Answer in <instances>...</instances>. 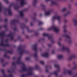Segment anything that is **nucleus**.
<instances>
[{
  "mask_svg": "<svg viewBox=\"0 0 77 77\" xmlns=\"http://www.w3.org/2000/svg\"><path fill=\"white\" fill-rule=\"evenodd\" d=\"M21 57H19L17 60V61L16 62L12 63V65H17V64H22V69L23 71H28V75H31L33 74V73H32V69L33 68L32 67H30L28 69H27L26 67V65L23 62H21L20 61L21 60Z\"/></svg>",
  "mask_w": 77,
  "mask_h": 77,
  "instance_id": "nucleus-1",
  "label": "nucleus"
},
{
  "mask_svg": "<svg viewBox=\"0 0 77 77\" xmlns=\"http://www.w3.org/2000/svg\"><path fill=\"white\" fill-rule=\"evenodd\" d=\"M12 4H11L10 6L9 7V8L8 9H7L6 8L3 7L2 5V3L0 2V12H1L3 10L4 12V13H6L7 12L9 15H12V11L10 9V8L12 6Z\"/></svg>",
  "mask_w": 77,
  "mask_h": 77,
  "instance_id": "nucleus-2",
  "label": "nucleus"
},
{
  "mask_svg": "<svg viewBox=\"0 0 77 77\" xmlns=\"http://www.w3.org/2000/svg\"><path fill=\"white\" fill-rule=\"evenodd\" d=\"M5 31H2L1 33H0V36L2 37V38L1 39V43L0 44V46H2V47H8L9 46V45L7 43L8 40H6L5 41L6 42V44H3L4 41L3 39L4 37H5Z\"/></svg>",
  "mask_w": 77,
  "mask_h": 77,
  "instance_id": "nucleus-3",
  "label": "nucleus"
},
{
  "mask_svg": "<svg viewBox=\"0 0 77 77\" xmlns=\"http://www.w3.org/2000/svg\"><path fill=\"white\" fill-rule=\"evenodd\" d=\"M17 51L19 52L20 55H22L24 53H28L29 51H25L23 48H22L21 47H19L17 50Z\"/></svg>",
  "mask_w": 77,
  "mask_h": 77,
  "instance_id": "nucleus-4",
  "label": "nucleus"
},
{
  "mask_svg": "<svg viewBox=\"0 0 77 77\" xmlns=\"http://www.w3.org/2000/svg\"><path fill=\"white\" fill-rule=\"evenodd\" d=\"M48 30H54V32H56V33L59 32V29L58 27H57L55 25H53L52 27L50 28H48L47 29Z\"/></svg>",
  "mask_w": 77,
  "mask_h": 77,
  "instance_id": "nucleus-5",
  "label": "nucleus"
},
{
  "mask_svg": "<svg viewBox=\"0 0 77 77\" xmlns=\"http://www.w3.org/2000/svg\"><path fill=\"white\" fill-rule=\"evenodd\" d=\"M33 49L35 50V53L33 55V56L35 57H37V53L36 52L38 51V45L37 44H35V45H33Z\"/></svg>",
  "mask_w": 77,
  "mask_h": 77,
  "instance_id": "nucleus-6",
  "label": "nucleus"
},
{
  "mask_svg": "<svg viewBox=\"0 0 77 77\" xmlns=\"http://www.w3.org/2000/svg\"><path fill=\"white\" fill-rule=\"evenodd\" d=\"M54 66L56 68H57L58 69V70L57 71L54 72L52 74H54L55 75H56V76H57V75L58 72H60V67L59 65L58 64H55L54 65Z\"/></svg>",
  "mask_w": 77,
  "mask_h": 77,
  "instance_id": "nucleus-7",
  "label": "nucleus"
},
{
  "mask_svg": "<svg viewBox=\"0 0 77 77\" xmlns=\"http://www.w3.org/2000/svg\"><path fill=\"white\" fill-rule=\"evenodd\" d=\"M62 36L63 37H65V38H67L69 39L68 41V42L69 44H71L72 43V40L71 39V37L66 34H63L62 35Z\"/></svg>",
  "mask_w": 77,
  "mask_h": 77,
  "instance_id": "nucleus-8",
  "label": "nucleus"
},
{
  "mask_svg": "<svg viewBox=\"0 0 77 77\" xmlns=\"http://www.w3.org/2000/svg\"><path fill=\"white\" fill-rule=\"evenodd\" d=\"M57 20L59 22L61 20V17L58 15H57L54 16L52 18V20L54 21V20Z\"/></svg>",
  "mask_w": 77,
  "mask_h": 77,
  "instance_id": "nucleus-9",
  "label": "nucleus"
},
{
  "mask_svg": "<svg viewBox=\"0 0 77 77\" xmlns=\"http://www.w3.org/2000/svg\"><path fill=\"white\" fill-rule=\"evenodd\" d=\"M61 50L63 51H67V53H69V52H70V50H69V48L65 46H63Z\"/></svg>",
  "mask_w": 77,
  "mask_h": 77,
  "instance_id": "nucleus-10",
  "label": "nucleus"
},
{
  "mask_svg": "<svg viewBox=\"0 0 77 77\" xmlns=\"http://www.w3.org/2000/svg\"><path fill=\"white\" fill-rule=\"evenodd\" d=\"M53 11L52 10H49L45 12V16H48V15H50V14L51 13V12H52Z\"/></svg>",
  "mask_w": 77,
  "mask_h": 77,
  "instance_id": "nucleus-11",
  "label": "nucleus"
},
{
  "mask_svg": "<svg viewBox=\"0 0 77 77\" xmlns=\"http://www.w3.org/2000/svg\"><path fill=\"white\" fill-rule=\"evenodd\" d=\"M66 73H68V74H69L70 75H72V73H71V70H68L67 71L65 70L63 72V74H66Z\"/></svg>",
  "mask_w": 77,
  "mask_h": 77,
  "instance_id": "nucleus-12",
  "label": "nucleus"
},
{
  "mask_svg": "<svg viewBox=\"0 0 77 77\" xmlns=\"http://www.w3.org/2000/svg\"><path fill=\"white\" fill-rule=\"evenodd\" d=\"M7 37H10V39L12 40L14 39V36H13V34L11 33L10 35H8L6 36Z\"/></svg>",
  "mask_w": 77,
  "mask_h": 77,
  "instance_id": "nucleus-13",
  "label": "nucleus"
},
{
  "mask_svg": "<svg viewBox=\"0 0 77 77\" xmlns=\"http://www.w3.org/2000/svg\"><path fill=\"white\" fill-rule=\"evenodd\" d=\"M26 4V2H25V0H20V5L21 6H23V5Z\"/></svg>",
  "mask_w": 77,
  "mask_h": 77,
  "instance_id": "nucleus-14",
  "label": "nucleus"
},
{
  "mask_svg": "<svg viewBox=\"0 0 77 77\" xmlns=\"http://www.w3.org/2000/svg\"><path fill=\"white\" fill-rule=\"evenodd\" d=\"M41 56L42 57H48V54L47 53L45 54H41Z\"/></svg>",
  "mask_w": 77,
  "mask_h": 77,
  "instance_id": "nucleus-15",
  "label": "nucleus"
},
{
  "mask_svg": "<svg viewBox=\"0 0 77 77\" xmlns=\"http://www.w3.org/2000/svg\"><path fill=\"white\" fill-rule=\"evenodd\" d=\"M3 61H4V60H3V59H1V63H2V66H5V65H6L7 64V63H6L5 64L3 63Z\"/></svg>",
  "mask_w": 77,
  "mask_h": 77,
  "instance_id": "nucleus-16",
  "label": "nucleus"
},
{
  "mask_svg": "<svg viewBox=\"0 0 77 77\" xmlns=\"http://www.w3.org/2000/svg\"><path fill=\"white\" fill-rule=\"evenodd\" d=\"M73 22L74 23L75 25L77 24V19H73Z\"/></svg>",
  "mask_w": 77,
  "mask_h": 77,
  "instance_id": "nucleus-17",
  "label": "nucleus"
},
{
  "mask_svg": "<svg viewBox=\"0 0 77 77\" xmlns=\"http://www.w3.org/2000/svg\"><path fill=\"white\" fill-rule=\"evenodd\" d=\"M37 0H34L33 1L32 5L34 6H35L36 5L37 3Z\"/></svg>",
  "mask_w": 77,
  "mask_h": 77,
  "instance_id": "nucleus-18",
  "label": "nucleus"
},
{
  "mask_svg": "<svg viewBox=\"0 0 77 77\" xmlns=\"http://www.w3.org/2000/svg\"><path fill=\"white\" fill-rule=\"evenodd\" d=\"M65 28H66V25H64L63 27V32L64 33H66V32H67V31L66 30V29H65Z\"/></svg>",
  "mask_w": 77,
  "mask_h": 77,
  "instance_id": "nucleus-19",
  "label": "nucleus"
},
{
  "mask_svg": "<svg viewBox=\"0 0 77 77\" xmlns=\"http://www.w3.org/2000/svg\"><path fill=\"white\" fill-rule=\"evenodd\" d=\"M59 41L57 42V44L59 45H61V43L60 42V41H62V38H60L59 39Z\"/></svg>",
  "mask_w": 77,
  "mask_h": 77,
  "instance_id": "nucleus-20",
  "label": "nucleus"
},
{
  "mask_svg": "<svg viewBox=\"0 0 77 77\" xmlns=\"http://www.w3.org/2000/svg\"><path fill=\"white\" fill-rule=\"evenodd\" d=\"M18 22V20H13L11 21V24L14 23H17Z\"/></svg>",
  "mask_w": 77,
  "mask_h": 77,
  "instance_id": "nucleus-21",
  "label": "nucleus"
},
{
  "mask_svg": "<svg viewBox=\"0 0 77 77\" xmlns=\"http://www.w3.org/2000/svg\"><path fill=\"white\" fill-rule=\"evenodd\" d=\"M57 57L58 59H60L63 58V56L61 55H59L57 56Z\"/></svg>",
  "mask_w": 77,
  "mask_h": 77,
  "instance_id": "nucleus-22",
  "label": "nucleus"
},
{
  "mask_svg": "<svg viewBox=\"0 0 77 77\" xmlns=\"http://www.w3.org/2000/svg\"><path fill=\"white\" fill-rule=\"evenodd\" d=\"M20 15L21 17H23L24 16L23 11H21L20 12Z\"/></svg>",
  "mask_w": 77,
  "mask_h": 77,
  "instance_id": "nucleus-23",
  "label": "nucleus"
},
{
  "mask_svg": "<svg viewBox=\"0 0 77 77\" xmlns=\"http://www.w3.org/2000/svg\"><path fill=\"white\" fill-rule=\"evenodd\" d=\"M1 72L3 75V77H7V76L5 75V73L4 72V70H2Z\"/></svg>",
  "mask_w": 77,
  "mask_h": 77,
  "instance_id": "nucleus-24",
  "label": "nucleus"
},
{
  "mask_svg": "<svg viewBox=\"0 0 77 77\" xmlns=\"http://www.w3.org/2000/svg\"><path fill=\"white\" fill-rule=\"evenodd\" d=\"M72 58L73 59H75L76 58V55L75 54H73L71 55Z\"/></svg>",
  "mask_w": 77,
  "mask_h": 77,
  "instance_id": "nucleus-25",
  "label": "nucleus"
},
{
  "mask_svg": "<svg viewBox=\"0 0 77 77\" xmlns=\"http://www.w3.org/2000/svg\"><path fill=\"white\" fill-rule=\"evenodd\" d=\"M43 24V22L42 21L39 22L38 23V26H40V25H42Z\"/></svg>",
  "mask_w": 77,
  "mask_h": 77,
  "instance_id": "nucleus-26",
  "label": "nucleus"
},
{
  "mask_svg": "<svg viewBox=\"0 0 77 77\" xmlns=\"http://www.w3.org/2000/svg\"><path fill=\"white\" fill-rule=\"evenodd\" d=\"M41 7L42 8H45V5L44 4H41Z\"/></svg>",
  "mask_w": 77,
  "mask_h": 77,
  "instance_id": "nucleus-27",
  "label": "nucleus"
},
{
  "mask_svg": "<svg viewBox=\"0 0 77 77\" xmlns=\"http://www.w3.org/2000/svg\"><path fill=\"white\" fill-rule=\"evenodd\" d=\"M30 59V58L29 57H26L25 58V60H26V61H28V60H29Z\"/></svg>",
  "mask_w": 77,
  "mask_h": 77,
  "instance_id": "nucleus-28",
  "label": "nucleus"
},
{
  "mask_svg": "<svg viewBox=\"0 0 77 77\" xmlns=\"http://www.w3.org/2000/svg\"><path fill=\"white\" fill-rule=\"evenodd\" d=\"M43 35L44 36H48V34L47 33H44L43 34Z\"/></svg>",
  "mask_w": 77,
  "mask_h": 77,
  "instance_id": "nucleus-29",
  "label": "nucleus"
},
{
  "mask_svg": "<svg viewBox=\"0 0 77 77\" xmlns=\"http://www.w3.org/2000/svg\"><path fill=\"white\" fill-rule=\"evenodd\" d=\"M72 59V57L71 56H70V57L69 58L68 60L69 61H70V60H71Z\"/></svg>",
  "mask_w": 77,
  "mask_h": 77,
  "instance_id": "nucleus-30",
  "label": "nucleus"
},
{
  "mask_svg": "<svg viewBox=\"0 0 77 77\" xmlns=\"http://www.w3.org/2000/svg\"><path fill=\"white\" fill-rule=\"evenodd\" d=\"M51 5H56V3L54 1H52L51 3Z\"/></svg>",
  "mask_w": 77,
  "mask_h": 77,
  "instance_id": "nucleus-31",
  "label": "nucleus"
},
{
  "mask_svg": "<svg viewBox=\"0 0 77 77\" xmlns=\"http://www.w3.org/2000/svg\"><path fill=\"white\" fill-rule=\"evenodd\" d=\"M70 11H68L67 12V14H65L64 15V17H66V16L67 15V14H70Z\"/></svg>",
  "mask_w": 77,
  "mask_h": 77,
  "instance_id": "nucleus-32",
  "label": "nucleus"
},
{
  "mask_svg": "<svg viewBox=\"0 0 77 77\" xmlns=\"http://www.w3.org/2000/svg\"><path fill=\"white\" fill-rule=\"evenodd\" d=\"M4 57H6L7 58H9V57L8 56H7L6 54H4Z\"/></svg>",
  "mask_w": 77,
  "mask_h": 77,
  "instance_id": "nucleus-33",
  "label": "nucleus"
},
{
  "mask_svg": "<svg viewBox=\"0 0 77 77\" xmlns=\"http://www.w3.org/2000/svg\"><path fill=\"white\" fill-rule=\"evenodd\" d=\"M66 8H64L62 10V11L63 12H64V11H66Z\"/></svg>",
  "mask_w": 77,
  "mask_h": 77,
  "instance_id": "nucleus-34",
  "label": "nucleus"
},
{
  "mask_svg": "<svg viewBox=\"0 0 77 77\" xmlns=\"http://www.w3.org/2000/svg\"><path fill=\"white\" fill-rule=\"evenodd\" d=\"M40 62L42 65H44V61H40Z\"/></svg>",
  "mask_w": 77,
  "mask_h": 77,
  "instance_id": "nucleus-35",
  "label": "nucleus"
},
{
  "mask_svg": "<svg viewBox=\"0 0 77 77\" xmlns=\"http://www.w3.org/2000/svg\"><path fill=\"white\" fill-rule=\"evenodd\" d=\"M47 66H45V68H46L45 72H48V69H47Z\"/></svg>",
  "mask_w": 77,
  "mask_h": 77,
  "instance_id": "nucleus-36",
  "label": "nucleus"
},
{
  "mask_svg": "<svg viewBox=\"0 0 77 77\" xmlns=\"http://www.w3.org/2000/svg\"><path fill=\"white\" fill-rule=\"evenodd\" d=\"M6 53H12V51H7L6 52Z\"/></svg>",
  "mask_w": 77,
  "mask_h": 77,
  "instance_id": "nucleus-37",
  "label": "nucleus"
},
{
  "mask_svg": "<svg viewBox=\"0 0 77 77\" xmlns=\"http://www.w3.org/2000/svg\"><path fill=\"white\" fill-rule=\"evenodd\" d=\"M32 19L33 20H34V21H35L36 20V18L35 17H33L32 18Z\"/></svg>",
  "mask_w": 77,
  "mask_h": 77,
  "instance_id": "nucleus-38",
  "label": "nucleus"
},
{
  "mask_svg": "<svg viewBox=\"0 0 77 77\" xmlns=\"http://www.w3.org/2000/svg\"><path fill=\"white\" fill-rule=\"evenodd\" d=\"M8 77H14V76L12 75V74H11L9 76H8Z\"/></svg>",
  "mask_w": 77,
  "mask_h": 77,
  "instance_id": "nucleus-39",
  "label": "nucleus"
},
{
  "mask_svg": "<svg viewBox=\"0 0 77 77\" xmlns=\"http://www.w3.org/2000/svg\"><path fill=\"white\" fill-rule=\"evenodd\" d=\"M14 8L15 9H18V7L17 6H14Z\"/></svg>",
  "mask_w": 77,
  "mask_h": 77,
  "instance_id": "nucleus-40",
  "label": "nucleus"
},
{
  "mask_svg": "<svg viewBox=\"0 0 77 77\" xmlns=\"http://www.w3.org/2000/svg\"><path fill=\"white\" fill-rule=\"evenodd\" d=\"M52 45L50 44H48V47H51Z\"/></svg>",
  "mask_w": 77,
  "mask_h": 77,
  "instance_id": "nucleus-41",
  "label": "nucleus"
},
{
  "mask_svg": "<svg viewBox=\"0 0 77 77\" xmlns=\"http://www.w3.org/2000/svg\"><path fill=\"white\" fill-rule=\"evenodd\" d=\"M26 29L27 30V31H28V32H32L31 31H29V29H28V28H27Z\"/></svg>",
  "mask_w": 77,
  "mask_h": 77,
  "instance_id": "nucleus-42",
  "label": "nucleus"
},
{
  "mask_svg": "<svg viewBox=\"0 0 77 77\" xmlns=\"http://www.w3.org/2000/svg\"><path fill=\"white\" fill-rule=\"evenodd\" d=\"M35 36H37V35H38V33H36V32H35Z\"/></svg>",
  "mask_w": 77,
  "mask_h": 77,
  "instance_id": "nucleus-43",
  "label": "nucleus"
},
{
  "mask_svg": "<svg viewBox=\"0 0 77 77\" xmlns=\"http://www.w3.org/2000/svg\"><path fill=\"white\" fill-rule=\"evenodd\" d=\"M5 2L6 3H9V1H8V0L5 1Z\"/></svg>",
  "mask_w": 77,
  "mask_h": 77,
  "instance_id": "nucleus-44",
  "label": "nucleus"
},
{
  "mask_svg": "<svg viewBox=\"0 0 77 77\" xmlns=\"http://www.w3.org/2000/svg\"><path fill=\"white\" fill-rule=\"evenodd\" d=\"M8 72H9V73H11V71H10V70H8Z\"/></svg>",
  "mask_w": 77,
  "mask_h": 77,
  "instance_id": "nucleus-45",
  "label": "nucleus"
},
{
  "mask_svg": "<svg viewBox=\"0 0 77 77\" xmlns=\"http://www.w3.org/2000/svg\"><path fill=\"white\" fill-rule=\"evenodd\" d=\"M35 68H38V65H36Z\"/></svg>",
  "mask_w": 77,
  "mask_h": 77,
  "instance_id": "nucleus-46",
  "label": "nucleus"
},
{
  "mask_svg": "<svg viewBox=\"0 0 77 77\" xmlns=\"http://www.w3.org/2000/svg\"><path fill=\"white\" fill-rule=\"evenodd\" d=\"M24 76H25V75L23 74L21 76V77H24Z\"/></svg>",
  "mask_w": 77,
  "mask_h": 77,
  "instance_id": "nucleus-47",
  "label": "nucleus"
},
{
  "mask_svg": "<svg viewBox=\"0 0 77 77\" xmlns=\"http://www.w3.org/2000/svg\"><path fill=\"white\" fill-rule=\"evenodd\" d=\"M48 39H51V36H48Z\"/></svg>",
  "mask_w": 77,
  "mask_h": 77,
  "instance_id": "nucleus-48",
  "label": "nucleus"
},
{
  "mask_svg": "<svg viewBox=\"0 0 77 77\" xmlns=\"http://www.w3.org/2000/svg\"><path fill=\"white\" fill-rule=\"evenodd\" d=\"M77 76V74L74 76H73V77H76Z\"/></svg>",
  "mask_w": 77,
  "mask_h": 77,
  "instance_id": "nucleus-49",
  "label": "nucleus"
},
{
  "mask_svg": "<svg viewBox=\"0 0 77 77\" xmlns=\"http://www.w3.org/2000/svg\"><path fill=\"white\" fill-rule=\"evenodd\" d=\"M8 21V19H6L5 20V22H7Z\"/></svg>",
  "mask_w": 77,
  "mask_h": 77,
  "instance_id": "nucleus-50",
  "label": "nucleus"
},
{
  "mask_svg": "<svg viewBox=\"0 0 77 77\" xmlns=\"http://www.w3.org/2000/svg\"><path fill=\"white\" fill-rule=\"evenodd\" d=\"M14 31L17 30V28H15L14 29Z\"/></svg>",
  "mask_w": 77,
  "mask_h": 77,
  "instance_id": "nucleus-51",
  "label": "nucleus"
},
{
  "mask_svg": "<svg viewBox=\"0 0 77 77\" xmlns=\"http://www.w3.org/2000/svg\"><path fill=\"white\" fill-rule=\"evenodd\" d=\"M30 25L31 26H33V23H31Z\"/></svg>",
  "mask_w": 77,
  "mask_h": 77,
  "instance_id": "nucleus-52",
  "label": "nucleus"
},
{
  "mask_svg": "<svg viewBox=\"0 0 77 77\" xmlns=\"http://www.w3.org/2000/svg\"><path fill=\"white\" fill-rule=\"evenodd\" d=\"M7 26V25H5L4 26V27H5V28H6V26Z\"/></svg>",
  "mask_w": 77,
  "mask_h": 77,
  "instance_id": "nucleus-53",
  "label": "nucleus"
},
{
  "mask_svg": "<svg viewBox=\"0 0 77 77\" xmlns=\"http://www.w3.org/2000/svg\"><path fill=\"white\" fill-rule=\"evenodd\" d=\"M27 21H28V19H26V22H27Z\"/></svg>",
  "mask_w": 77,
  "mask_h": 77,
  "instance_id": "nucleus-54",
  "label": "nucleus"
},
{
  "mask_svg": "<svg viewBox=\"0 0 77 77\" xmlns=\"http://www.w3.org/2000/svg\"><path fill=\"white\" fill-rule=\"evenodd\" d=\"M40 30H44V29H43V28H41L40 29Z\"/></svg>",
  "mask_w": 77,
  "mask_h": 77,
  "instance_id": "nucleus-55",
  "label": "nucleus"
},
{
  "mask_svg": "<svg viewBox=\"0 0 77 77\" xmlns=\"http://www.w3.org/2000/svg\"><path fill=\"white\" fill-rule=\"evenodd\" d=\"M27 9H24V11H27Z\"/></svg>",
  "mask_w": 77,
  "mask_h": 77,
  "instance_id": "nucleus-56",
  "label": "nucleus"
},
{
  "mask_svg": "<svg viewBox=\"0 0 77 77\" xmlns=\"http://www.w3.org/2000/svg\"><path fill=\"white\" fill-rule=\"evenodd\" d=\"M51 43H53V42H54V41H51Z\"/></svg>",
  "mask_w": 77,
  "mask_h": 77,
  "instance_id": "nucleus-57",
  "label": "nucleus"
},
{
  "mask_svg": "<svg viewBox=\"0 0 77 77\" xmlns=\"http://www.w3.org/2000/svg\"><path fill=\"white\" fill-rule=\"evenodd\" d=\"M52 53H54V51H52Z\"/></svg>",
  "mask_w": 77,
  "mask_h": 77,
  "instance_id": "nucleus-58",
  "label": "nucleus"
},
{
  "mask_svg": "<svg viewBox=\"0 0 77 77\" xmlns=\"http://www.w3.org/2000/svg\"><path fill=\"white\" fill-rule=\"evenodd\" d=\"M40 17H41V16H42V14H40L39 15Z\"/></svg>",
  "mask_w": 77,
  "mask_h": 77,
  "instance_id": "nucleus-59",
  "label": "nucleus"
},
{
  "mask_svg": "<svg viewBox=\"0 0 77 77\" xmlns=\"http://www.w3.org/2000/svg\"><path fill=\"white\" fill-rule=\"evenodd\" d=\"M39 51H41L42 49H39Z\"/></svg>",
  "mask_w": 77,
  "mask_h": 77,
  "instance_id": "nucleus-60",
  "label": "nucleus"
},
{
  "mask_svg": "<svg viewBox=\"0 0 77 77\" xmlns=\"http://www.w3.org/2000/svg\"><path fill=\"white\" fill-rule=\"evenodd\" d=\"M20 37H19L18 38V39H20Z\"/></svg>",
  "mask_w": 77,
  "mask_h": 77,
  "instance_id": "nucleus-61",
  "label": "nucleus"
},
{
  "mask_svg": "<svg viewBox=\"0 0 77 77\" xmlns=\"http://www.w3.org/2000/svg\"><path fill=\"white\" fill-rule=\"evenodd\" d=\"M15 59V57H13V59Z\"/></svg>",
  "mask_w": 77,
  "mask_h": 77,
  "instance_id": "nucleus-62",
  "label": "nucleus"
},
{
  "mask_svg": "<svg viewBox=\"0 0 77 77\" xmlns=\"http://www.w3.org/2000/svg\"><path fill=\"white\" fill-rule=\"evenodd\" d=\"M26 38H28V35H26Z\"/></svg>",
  "mask_w": 77,
  "mask_h": 77,
  "instance_id": "nucleus-63",
  "label": "nucleus"
},
{
  "mask_svg": "<svg viewBox=\"0 0 77 77\" xmlns=\"http://www.w3.org/2000/svg\"><path fill=\"white\" fill-rule=\"evenodd\" d=\"M75 5H77V2L75 3Z\"/></svg>",
  "mask_w": 77,
  "mask_h": 77,
  "instance_id": "nucleus-64",
  "label": "nucleus"
}]
</instances>
